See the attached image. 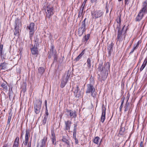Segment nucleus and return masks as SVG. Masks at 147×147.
Masks as SVG:
<instances>
[{
	"instance_id": "f257e3e1",
	"label": "nucleus",
	"mask_w": 147,
	"mask_h": 147,
	"mask_svg": "<svg viewBox=\"0 0 147 147\" xmlns=\"http://www.w3.org/2000/svg\"><path fill=\"white\" fill-rule=\"evenodd\" d=\"M143 8L140 11L136 18V21H139L142 19L143 15L147 13V1H145L143 3Z\"/></svg>"
},
{
	"instance_id": "f03ea898",
	"label": "nucleus",
	"mask_w": 147,
	"mask_h": 147,
	"mask_svg": "<svg viewBox=\"0 0 147 147\" xmlns=\"http://www.w3.org/2000/svg\"><path fill=\"white\" fill-rule=\"evenodd\" d=\"M121 22V16H119L117 19V22L118 24L117 29L118 30V33L117 38L118 40H120L121 39L122 32L121 31H119L120 26Z\"/></svg>"
},
{
	"instance_id": "7ed1b4c3",
	"label": "nucleus",
	"mask_w": 147,
	"mask_h": 147,
	"mask_svg": "<svg viewBox=\"0 0 147 147\" xmlns=\"http://www.w3.org/2000/svg\"><path fill=\"white\" fill-rule=\"evenodd\" d=\"M86 93L91 92V95L95 97L96 96L95 89L94 86L91 84H88L87 86V88L86 92Z\"/></svg>"
},
{
	"instance_id": "20e7f679",
	"label": "nucleus",
	"mask_w": 147,
	"mask_h": 147,
	"mask_svg": "<svg viewBox=\"0 0 147 147\" xmlns=\"http://www.w3.org/2000/svg\"><path fill=\"white\" fill-rule=\"evenodd\" d=\"M42 102L40 100L36 101L34 104L35 112L36 114L38 113L41 108Z\"/></svg>"
},
{
	"instance_id": "39448f33",
	"label": "nucleus",
	"mask_w": 147,
	"mask_h": 147,
	"mask_svg": "<svg viewBox=\"0 0 147 147\" xmlns=\"http://www.w3.org/2000/svg\"><path fill=\"white\" fill-rule=\"evenodd\" d=\"M69 71L68 70L67 72V75L66 77H64L63 78V81L62 82L61 85V88L63 87L65 85L66 83H67L69 77Z\"/></svg>"
},
{
	"instance_id": "423d86ee",
	"label": "nucleus",
	"mask_w": 147,
	"mask_h": 147,
	"mask_svg": "<svg viewBox=\"0 0 147 147\" xmlns=\"http://www.w3.org/2000/svg\"><path fill=\"white\" fill-rule=\"evenodd\" d=\"M34 23H31L30 24L29 26H28V28L30 30V37H32L34 34Z\"/></svg>"
},
{
	"instance_id": "0eeeda50",
	"label": "nucleus",
	"mask_w": 147,
	"mask_h": 147,
	"mask_svg": "<svg viewBox=\"0 0 147 147\" xmlns=\"http://www.w3.org/2000/svg\"><path fill=\"white\" fill-rule=\"evenodd\" d=\"M85 20L86 19H85L84 21H83L82 22V24L81 27L79 29L78 32L79 34H82L86 30L85 23Z\"/></svg>"
},
{
	"instance_id": "6e6552de",
	"label": "nucleus",
	"mask_w": 147,
	"mask_h": 147,
	"mask_svg": "<svg viewBox=\"0 0 147 147\" xmlns=\"http://www.w3.org/2000/svg\"><path fill=\"white\" fill-rule=\"evenodd\" d=\"M103 13L100 11H96L92 13V17L95 18L100 17L103 14Z\"/></svg>"
},
{
	"instance_id": "1a4fd4ad",
	"label": "nucleus",
	"mask_w": 147,
	"mask_h": 147,
	"mask_svg": "<svg viewBox=\"0 0 147 147\" xmlns=\"http://www.w3.org/2000/svg\"><path fill=\"white\" fill-rule=\"evenodd\" d=\"M53 7H47L46 11L47 16L49 18L50 16L53 13Z\"/></svg>"
},
{
	"instance_id": "9d476101",
	"label": "nucleus",
	"mask_w": 147,
	"mask_h": 147,
	"mask_svg": "<svg viewBox=\"0 0 147 147\" xmlns=\"http://www.w3.org/2000/svg\"><path fill=\"white\" fill-rule=\"evenodd\" d=\"M46 140L47 138L46 137H44L41 141L38 143L37 147H43L45 145Z\"/></svg>"
},
{
	"instance_id": "9b49d317",
	"label": "nucleus",
	"mask_w": 147,
	"mask_h": 147,
	"mask_svg": "<svg viewBox=\"0 0 147 147\" xmlns=\"http://www.w3.org/2000/svg\"><path fill=\"white\" fill-rule=\"evenodd\" d=\"M29 134V130L27 129L26 131V133L25 136V140L24 142L23 143V145L24 144V145L26 146L27 144V142L28 140V136Z\"/></svg>"
},
{
	"instance_id": "f8f14e48",
	"label": "nucleus",
	"mask_w": 147,
	"mask_h": 147,
	"mask_svg": "<svg viewBox=\"0 0 147 147\" xmlns=\"http://www.w3.org/2000/svg\"><path fill=\"white\" fill-rule=\"evenodd\" d=\"M67 112L69 113V115L71 118H75L76 116V114L75 111H72L71 110H67Z\"/></svg>"
},
{
	"instance_id": "ddd939ff",
	"label": "nucleus",
	"mask_w": 147,
	"mask_h": 147,
	"mask_svg": "<svg viewBox=\"0 0 147 147\" xmlns=\"http://www.w3.org/2000/svg\"><path fill=\"white\" fill-rule=\"evenodd\" d=\"M105 113H106V109L105 108V109H103L102 113V115L101 117V121L102 123H103L105 119Z\"/></svg>"
},
{
	"instance_id": "4468645a",
	"label": "nucleus",
	"mask_w": 147,
	"mask_h": 147,
	"mask_svg": "<svg viewBox=\"0 0 147 147\" xmlns=\"http://www.w3.org/2000/svg\"><path fill=\"white\" fill-rule=\"evenodd\" d=\"M71 122L69 121H68L65 122V129L66 130H69Z\"/></svg>"
},
{
	"instance_id": "2eb2a0df",
	"label": "nucleus",
	"mask_w": 147,
	"mask_h": 147,
	"mask_svg": "<svg viewBox=\"0 0 147 147\" xmlns=\"http://www.w3.org/2000/svg\"><path fill=\"white\" fill-rule=\"evenodd\" d=\"M19 138L17 137L15 140L13 147H18L19 144Z\"/></svg>"
},
{
	"instance_id": "dca6fc26",
	"label": "nucleus",
	"mask_w": 147,
	"mask_h": 147,
	"mask_svg": "<svg viewBox=\"0 0 147 147\" xmlns=\"http://www.w3.org/2000/svg\"><path fill=\"white\" fill-rule=\"evenodd\" d=\"M147 63V58H146L145 59L144 61V62L140 69V71H142L144 69L145 67L146 64Z\"/></svg>"
},
{
	"instance_id": "f3484780",
	"label": "nucleus",
	"mask_w": 147,
	"mask_h": 147,
	"mask_svg": "<svg viewBox=\"0 0 147 147\" xmlns=\"http://www.w3.org/2000/svg\"><path fill=\"white\" fill-rule=\"evenodd\" d=\"M31 51L32 53L33 54L35 55L37 54L38 52L37 47H35L34 46V47L32 49Z\"/></svg>"
},
{
	"instance_id": "a211bd4d",
	"label": "nucleus",
	"mask_w": 147,
	"mask_h": 147,
	"mask_svg": "<svg viewBox=\"0 0 147 147\" xmlns=\"http://www.w3.org/2000/svg\"><path fill=\"white\" fill-rule=\"evenodd\" d=\"M141 42L140 41H139L137 43V44L135 45L134 46V48L133 49L132 51H131V53H132L134 51L137 49L139 47V45L141 43Z\"/></svg>"
},
{
	"instance_id": "6ab92c4d",
	"label": "nucleus",
	"mask_w": 147,
	"mask_h": 147,
	"mask_svg": "<svg viewBox=\"0 0 147 147\" xmlns=\"http://www.w3.org/2000/svg\"><path fill=\"white\" fill-rule=\"evenodd\" d=\"M6 63L4 62L1 63L0 65V69H5L6 68Z\"/></svg>"
},
{
	"instance_id": "aec40b11",
	"label": "nucleus",
	"mask_w": 147,
	"mask_h": 147,
	"mask_svg": "<svg viewBox=\"0 0 147 147\" xmlns=\"http://www.w3.org/2000/svg\"><path fill=\"white\" fill-rule=\"evenodd\" d=\"M38 73L40 74H42L45 71L44 68L42 67H40L38 69Z\"/></svg>"
},
{
	"instance_id": "412c9836",
	"label": "nucleus",
	"mask_w": 147,
	"mask_h": 147,
	"mask_svg": "<svg viewBox=\"0 0 147 147\" xmlns=\"http://www.w3.org/2000/svg\"><path fill=\"white\" fill-rule=\"evenodd\" d=\"M16 25L15 26V29H16L17 28L21 26V23L20 21L18 20L16 21Z\"/></svg>"
},
{
	"instance_id": "4be33fe9",
	"label": "nucleus",
	"mask_w": 147,
	"mask_h": 147,
	"mask_svg": "<svg viewBox=\"0 0 147 147\" xmlns=\"http://www.w3.org/2000/svg\"><path fill=\"white\" fill-rule=\"evenodd\" d=\"M84 53V51H82V53L75 59V60L76 61H79Z\"/></svg>"
},
{
	"instance_id": "5701e85b",
	"label": "nucleus",
	"mask_w": 147,
	"mask_h": 147,
	"mask_svg": "<svg viewBox=\"0 0 147 147\" xmlns=\"http://www.w3.org/2000/svg\"><path fill=\"white\" fill-rule=\"evenodd\" d=\"M99 138L98 137H96L94 140V142L97 144H98L99 142Z\"/></svg>"
},
{
	"instance_id": "b1692460",
	"label": "nucleus",
	"mask_w": 147,
	"mask_h": 147,
	"mask_svg": "<svg viewBox=\"0 0 147 147\" xmlns=\"http://www.w3.org/2000/svg\"><path fill=\"white\" fill-rule=\"evenodd\" d=\"M110 67V65L109 63H106L104 66V68L105 70L109 69Z\"/></svg>"
},
{
	"instance_id": "393cba45",
	"label": "nucleus",
	"mask_w": 147,
	"mask_h": 147,
	"mask_svg": "<svg viewBox=\"0 0 147 147\" xmlns=\"http://www.w3.org/2000/svg\"><path fill=\"white\" fill-rule=\"evenodd\" d=\"M90 59L89 58H88L87 61V63L88 65V67L89 68H90L91 67V64L90 63Z\"/></svg>"
},
{
	"instance_id": "a878e982",
	"label": "nucleus",
	"mask_w": 147,
	"mask_h": 147,
	"mask_svg": "<svg viewBox=\"0 0 147 147\" xmlns=\"http://www.w3.org/2000/svg\"><path fill=\"white\" fill-rule=\"evenodd\" d=\"M78 88H79V86H78L77 85L76 86V87L75 88H73V90H74V89H75L74 92V93H77L78 92Z\"/></svg>"
},
{
	"instance_id": "bb28decb",
	"label": "nucleus",
	"mask_w": 147,
	"mask_h": 147,
	"mask_svg": "<svg viewBox=\"0 0 147 147\" xmlns=\"http://www.w3.org/2000/svg\"><path fill=\"white\" fill-rule=\"evenodd\" d=\"M1 86L2 88L5 90L7 89V84L5 83H3L2 84Z\"/></svg>"
},
{
	"instance_id": "cd10ccee",
	"label": "nucleus",
	"mask_w": 147,
	"mask_h": 147,
	"mask_svg": "<svg viewBox=\"0 0 147 147\" xmlns=\"http://www.w3.org/2000/svg\"><path fill=\"white\" fill-rule=\"evenodd\" d=\"M62 140L63 142H65L68 145L69 144V142L67 139H66L65 138H63Z\"/></svg>"
},
{
	"instance_id": "c85d7f7f",
	"label": "nucleus",
	"mask_w": 147,
	"mask_h": 147,
	"mask_svg": "<svg viewBox=\"0 0 147 147\" xmlns=\"http://www.w3.org/2000/svg\"><path fill=\"white\" fill-rule=\"evenodd\" d=\"M90 35L88 34L86 36H85V40L86 42H87V40L89 38Z\"/></svg>"
},
{
	"instance_id": "c756f323",
	"label": "nucleus",
	"mask_w": 147,
	"mask_h": 147,
	"mask_svg": "<svg viewBox=\"0 0 147 147\" xmlns=\"http://www.w3.org/2000/svg\"><path fill=\"white\" fill-rule=\"evenodd\" d=\"M129 104L127 103L126 104L125 106V109L124 110L125 111H127L128 109V107L129 106Z\"/></svg>"
},
{
	"instance_id": "7c9ffc66",
	"label": "nucleus",
	"mask_w": 147,
	"mask_h": 147,
	"mask_svg": "<svg viewBox=\"0 0 147 147\" xmlns=\"http://www.w3.org/2000/svg\"><path fill=\"white\" fill-rule=\"evenodd\" d=\"M3 45H0V52L1 54H2V50Z\"/></svg>"
},
{
	"instance_id": "2f4dec72",
	"label": "nucleus",
	"mask_w": 147,
	"mask_h": 147,
	"mask_svg": "<svg viewBox=\"0 0 147 147\" xmlns=\"http://www.w3.org/2000/svg\"><path fill=\"white\" fill-rule=\"evenodd\" d=\"M76 125H74V132H73V135H74H74L75 134H76Z\"/></svg>"
},
{
	"instance_id": "473e14b6",
	"label": "nucleus",
	"mask_w": 147,
	"mask_h": 147,
	"mask_svg": "<svg viewBox=\"0 0 147 147\" xmlns=\"http://www.w3.org/2000/svg\"><path fill=\"white\" fill-rule=\"evenodd\" d=\"M86 0H84V2H83V3L82 4V7H83L82 9H83L85 5V3H86Z\"/></svg>"
},
{
	"instance_id": "72a5a7b5",
	"label": "nucleus",
	"mask_w": 147,
	"mask_h": 147,
	"mask_svg": "<svg viewBox=\"0 0 147 147\" xmlns=\"http://www.w3.org/2000/svg\"><path fill=\"white\" fill-rule=\"evenodd\" d=\"M83 9H82L81 8L80 9V11L79 12V16H80L81 14L83 11Z\"/></svg>"
},
{
	"instance_id": "f704fd0d",
	"label": "nucleus",
	"mask_w": 147,
	"mask_h": 147,
	"mask_svg": "<svg viewBox=\"0 0 147 147\" xmlns=\"http://www.w3.org/2000/svg\"><path fill=\"white\" fill-rule=\"evenodd\" d=\"M11 119V116H9L8 120L7 123L8 124H9L10 123V121Z\"/></svg>"
},
{
	"instance_id": "c9c22d12",
	"label": "nucleus",
	"mask_w": 147,
	"mask_h": 147,
	"mask_svg": "<svg viewBox=\"0 0 147 147\" xmlns=\"http://www.w3.org/2000/svg\"><path fill=\"white\" fill-rule=\"evenodd\" d=\"M123 102H124V101L123 100L121 103V105L120 106V110H121V109L122 108V107H123Z\"/></svg>"
},
{
	"instance_id": "e433bc0d",
	"label": "nucleus",
	"mask_w": 147,
	"mask_h": 147,
	"mask_svg": "<svg viewBox=\"0 0 147 147\" xmlns=\"http://www.w3.org/2000/svg\"><path fill=\"white\" fill-rule=\"evenodd\" d=\"M74 139L75 140V143L76 144H77L78 143V140L77 139H76V136L74 137Z\"/></svg>"
},
{
	"instance_id": "4c0bfd02",
	"label": "nucleus",
	"mask_w": 147,
	"mask_h": 147,
	"mask_svg": "<svg viewBox=\"0 0 147 147\" xmlns=\"http://www.w3.org/2000/svg\"><path fill=\"white\" fill-rule=\"evenodd\" d=\"M56 140H55V137H53V138H52V143L53 144H54V141H55Z\"/></svg>"
},
{
	"instance_id": "58836bf2",
	"label": "nucleus",
	"mask_w": 147,
	"mask_h": 147,
	"mask_svg": "<svg viewBox=\"0 0 147 147\" xmlns=\"http://www.w3.org/2000/svg\"><path fill=\"white\" fill-rule=\"evenodd\" d=\"M46 114L47 115L46 116L47 117L48 115V111L47 109V108H46Z\"/></svg>"
},
{
	"instance_id": "ea45409f",
	"label": "nucleus",
	"mask_w": 147,
	"mask_h": 147,
	"mask_svg": "<svg viewBox=\"0 0 147 147\" xmlns=\"http://www.w3.org/2000/svg\"><path fill=\"white\" fill-rule=\"evenodd\" d=\"M143 142H141L140 144V147H143Z\"/></svg>"
},
{
	"instance_id": "a19ab883",
	"label": "nucleus",
	"mask_w": 147,
	"mask_h": 147,
	"mask_svg": "<svg viewBox=\"0 0 147 147\" xmlns=\"http://www.w3.org/2000/svg\"><path fill=\"white\" fill-rule=\"evenodd\" d=\"M45 106L46 108H47V101L46 100L45 101Z\"/></svg>"
},
{
	"instance_id": "79ce46f5",
	"label": "nucleus",
	"mask_w": 147,
	"mask_h": 147,
	"mask_svg": "<svg viewBox=\"0 0 147 147\" xmlns=\"http://www.w3.org/2000/svg\"><path fill=\"white\" fill-rule=\"evenodd\" d=\"M47 117L45 116V117L44 118L43 120H47Z\"/></svg>"
},
{
	"instance_id": "37998d69",
	"label": "nucleus",
	"mask_w": 147,
	"mask_h": 147,
	"mask_svg": "<svg viewBox=\"0 0 147 147\" xmlns=\"http://www.w3.org/2000/svg\"><path fill=\"white\" fill-rule=\"evenodd\" d=\"M46 120H43V123H45L46 122Z\"/></svg>"
},
{
	"instance_id": "c03bdc74",
	"label": "nucleus",
	"mask_w": 147,
	"mask_h": 147,
	"mask_svg": "<svg viewBox=\"0 0 147 147\" xmlns=\"http://www.w3.org/2000/svg\"><path fill=\"white\" fill-rule=\"evenodd\" d=\"M28 147H31V144H28Z\"/></svg>"
},
{
	"instance_id": "a18cd8bd",
	"label": "nucleus",
	"mask_w": 147,
	"mask_h": 147,
	"mask_svg": "<svg viewBox=\"0 0 147 147\" xmlns=\"http://www.w3.org/2000/svg\"><path fill=\"white\" fill-rule=\"evenodd\" d=\"M97 0H91L93 2L96 1Z\"/></svg>"
},
{
	"instance_id": "49530a36",
	"label": "nucleus",
	"mask_w": 147,
	"mask_h": 147,
	"mask_svg": "<svg viewBox=\"0 0 147 147\" xmlns=\"http://www.w3.org/2000/svg\"><path fill=\"white\" fill-rule=\"evenodd\" d=\"M129 0H125V3H126Z\"/></svg>"
},
{
	"instance_id": "de8ad7c7",
	"label": "nucleus",
	"mask_w": 147,
	"mask_h": 147,
	"mask_svg": "<svg viewBox=\"0 0 147 147\" xmlns=\"http://www.w3.org/2000/svg\"><path fill=\"white\" fill-rule=\"evenodd\" d=\"M123 0H118V1H122Z\"/></svg>"
},
{
	"instance_id": "09e8293b",
	"label": "nucleus",
	"mask_w": 147,
	"mask_h": 147,
	"mask_svg": "<svg viewBox=\"0 0 147 147\" xmlns=\"http://www.w3.org/2000/svg\"><path fill=\"white\" fill-rule=\"evenodd\" d=\"M3 147H6V145H4Z\"/></svg>"
},
{
	"instance_id": "8fccbe9b",
	"label": "nucleus",
	"mask_w": 147,
	"mask_h": 147,
	"mask_svg": "<svg viewBox=\"0 0 147 147\" xmlns=\"http://www.w3.org/2000/svg\"><path fill=\"white\" fill-rule=\"evenodd\" d=\"M128 115H129V114H128L127 115V118H128V117H129Z\"/></svg>"
},
{
	"instance_id": "3c124183",
	"label": "nucleus",
	"mask_w": 147,
	"mask_h": 147,
	"mask_svg": "<svg viewBox=\"0 0 147 147\" xmlns=\"http://www.w3.org/2000/svg\"><path fill=\"white\" fill-rule=\"evenodd\" d=\"M103 70V69H102V70H101V71H102Z\"/></svg>"
},
{
	"instance_id": "603ef678",
	"label": "nucleus",
	"mask_w": 147,
	"mask_h": 147,
	"mask_svg": "<svg viewBox=\"0 0 147 147\" xmlns=\"http://www.w3.org/2000/svg\"><path fill=\"white\" fill-rule=\"evenodd\" d=\"M10 95H9V98L10 97Z\"/></svg>"
}]
</instances>
